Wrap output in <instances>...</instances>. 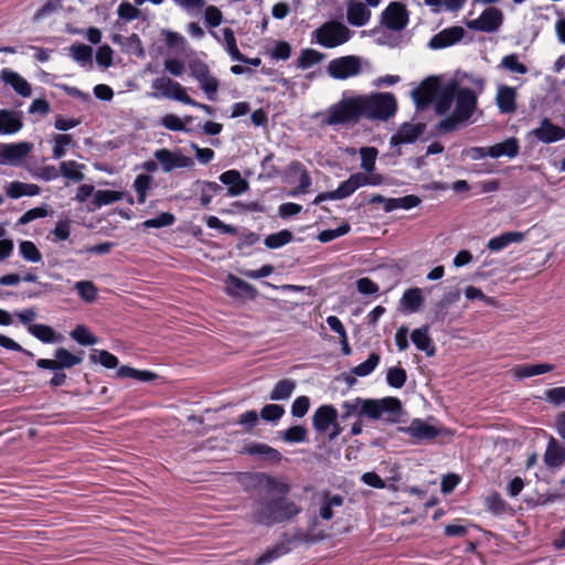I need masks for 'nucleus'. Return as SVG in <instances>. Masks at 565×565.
Returning a JSON list of instances; mask_svg holds the SVG:
<instances>
[{
    "label": "nucleus",
    "instance_id": "nucleus-64",
    "mask_svg": "<svg viewBox=\"0 0 565 565\" xmlns=\"http://www.w3.org/2000/svg\"><path fill=\"white\" fill-rule=\"evenodd\" d=\"M307 437V430L302 426H292L284 434V439L288 443H301Z\"/></svg>",
    "mask_w": 565,
    "mask_h": 565
},
{
    "label": "nucleus",
    "instance_id": "nucleus-41",
    "mask_svg": "<svg viewBox=\"0 0 565 565\" xmlns=\"http://www.w3.org/2000/svg\"><path fill=\"white\" fill-rule=\"evenodd\" d=\"M292 238L294 235L289 230H281L277 233L268 235L265 238L264 244L267 248L277 249L290 243Z\"/></svg>",
    "mask_w": 565,
    "mask_h": 565
},
{
    "label": "nucleus",
    "instance_id": "nucleus-52",
    "mask_svg": "<svg viewBox=\"0 0 565 565\" xmlns=\"http://www.w3.org/2000/svg\"><path fill=\"white\" fill-rule=\"evenodd\" d=\"M90 360L93 362H99L107 369H115L119 364L117 356L106 350H95V354L90 355Z\"/></svg>",
    "mask_w": 565,
    "mask_h": 565
},
{
    "label": "nucleus",
    "instance_id": "nucleus-35",
    "mask_svg": "<svg viewBox=\"0 0 565 565\" xmlns=\"http://www.w3.org/2000/svg\"><path fill=\"white\" fill-rule=\"evenodd\" d=\"M193 186L200 192V202L203 206H207L214 196L221 190V186L211 181H196Z\"/></svg>",
    "mask_w": 565,
    "mask_h": 565
},
{
    "label": "nucleus",
    "instance_id": "nucleus-47",
    "mask_svg": "<svg viewBox=\"0 0 565 565\" xmlns=\"http://www.w3.org/2000/svg\"><path fill=\"white\" fill-rule=\"evenodd\" d=\"M78 296L86 302H93L97 298V288L89 280H81L75 284Z\"/></svg>",
    "mask_w": 565,
    "mask_h": 565
},
{
    "label": "nucleus",
    "instance_id": "nucleus-43",
    "mask_svg": "<svg viewBox=\"0 0 565 565\" xmlns=\"http://www.w3.org/2000/svg\"><path fill=\"white\" fill-rule=\"evenodd\" d=\"M152 178L149 174H138L134 181V188L137 192L138 203L143 204L147 199L148 191L151 188Z\"/></svg>",
    "mask_w": 565,
    "mask_h": 565
},
{
    "label": "nucleus",
    "instance_id": "nucleus-11",
    "mask_svg": "<svg viewBox=\"0 0 565 565\" xmlns=\"http://www.w3.org/2000/svg\"><path fill=\"white\" fill-rule=\"evenodd\" d=\"M503 23V12L494 7L488 8L473 20L467 21L468 29L479 32L491 33L498 31Z\"/></svg>",
    "mask_w": 565,
    "mask_h": 565
},
{
    "label": "nucleus",
    "instance_id": "nucleus-21",
    "mask_svg": "<svg viewBox=\"0 0 565 565\" xmlns=\"http://www.w3.org/2000/svg\"><path fill=\"white\" fill-rule=\"evenodd\" d=\"M543 459L547 468L559 469L565 463V447L552 437L547 443Z\"/></svg>",
    "mask_w": 565,
    "mask_h": 565
},
{
    "label": "nucleus",
    "instance_id": "nucleus-18",
    "mask_svg": "<svg viewBox=\"0 0 565 565\" xmlns=\"http://www.w3.org/2000/svg\"><path fill=\"white\" fill-rule=\"evenodd\" d=\"M367 3L360 0H350L348 2L347 19L351 25L363 26L371 19V11Z\"/></svg>",
    "mask_w": 565,
    "mask_h": 565
},
{
    "label": "nucleus",
    "instance_id": "nucleus-27",
    "mask_svg": "<svg viewBox=\"0 0 565 565\" xmlns=\"http://www.w3.org/2000/svg\"><path fill=\"white\" fill-rule=\"evenodd\" d=\"M554 370L552 364H520L511 369V374L516 380H523L535 375L544 374Z\"/></svg>",
    "mask_w": 565,
    "mask_h": 565
},
{
    "label": "nucleus",
    "instance_id": "nucleus-15",
    "mask_svg": "<svg viewBox=\"0 0 565 565\" xmlns=\"http://www.w3.org/2000/svg\"><path fill=\"white\" fill-rule=\"evenodd\" d=\"M424 301L425 298L423 295V289L419 287H412L406 289L402 295L398 302V309L403 313L412 315L418 312L422 309Z\"/></svg>",
    "mask_w": 565,
    "mask_h": 565
},
{
    "label": "nucleus",
    "instance_id": "nucleus-37",
    "mask_svg": "<svg viewBox=\"0 0 565 565\" xmlns=\"http://www.w3.org/2000/svg\"><path fill=\"white\" fill-rule=\"evenodd\" d=\"M125 192L113 190H98L94 193L93 204L95 209L111 204L125 198Z\"/></svg>",
    "mask_w": 565,
    "mask_h": 565
},
{
    "label": "nucleus",
    "instance_id": "nucleus-23",
    "mask_svg": "<svg viewBox=\"0 0 565 565\" xmlns=\"http://www.w3.org/2000/svg\"><path fill=\"white\" fill-rule=\"evenodd\" d=\"M319 504V516L323 520H331L333 518V509L343 504V498L339 494H330L329 492H321L317 495Z\"/></svg>",
    "mask_w": 565,
    "mask_h": 565
},
{
    "label": "nucleus",
    "instance_id": "nucleus-58",
    "mask_svg": "<svg viewBox=\"0 0 565 565\" xmlns=\"http://www.w3.org/2000/svg\"><path fill=\"white\" fill-rule=\"evenodd\" d=\"M269 54L274 60L286 61L291 55V45L286 41H277Z\"/></svg>",
    "mask_w": 565,
    "mask_h": 565
},
{
    "label": "nucleus",
    "instance_id": "nucleus-60",
    "mask_svg": "<svg viewBox=\"0 0 565 565\" xmlns=\"http://www.w3.org/2000/svg\"><path fill=\"white\" fill-rule=\"evenodd\" d=\"M49 215V211L46 206H38L26 211L23 215L18 220V224L25 225L36 218H42Z\"/></svg>",
    "mask_w": 565,
    "mask_h": 565
},
{
    "label": "nucleus",
    "instance_id": "nucleus-13",
    "mask_svg": "<svg viewBox=\"0 0 565 565\" xmlns=\"http://www.w3.org/2000/svg\"><path fill=\"white\" fill-rule=\"evenodd\" d=\"M408 22V13L404 4L391 2L382 13V23L391 30H403Z\"/></svg>",
    "mask_w": 565,
    "mask_h": 565
},
{
    "label": "nucleus",
    "instance_id": "nucleus-45",
    "mask_svg": "<svg viewBox=\"0 0 565 565\" xmlns=\"http://www.w3.org/2000/svg\"><path fill=\"white\" fill-rule=\"evenodd\" d=\"M19 250L22 257L30 263H40L42 260L40 250L31 241H22L19 244Z\"/></svg>",
    "mask_w": 565,
    "mask_h": 565
},
{
    "label": "nucleus",
    "instance_id": "nucleus-16",
    "mask_svg": "<svg viewBox=\"0 0 565 565\" xmlns=\"http://www.w3.org/2000/svg\"><path fill=\"white\" fill-rule=\"evenodd\" d=\"M537 140L544 143H552L565 138V129L552 124L548 119H543L540 127L531 131Z\"/></svg>",
    "mask_w": 565,
    "mask_h": 565
},
{
    "label": "nucleus",
    "instance_id": "nucleus-7",
    "mask_svg": "<svg viewBox=\"0 0 565 565\" xmlns=\"http://www.w3.org/2000/svg\"><path fill=\"white\" fill-rule=\"evenodd\" d=\"M363 71V60L356 55H345L331 60L327 73L338 81H347L359 76Z\"/></svg>",
    "mask_w": 565,
    "mask_h": 565
},
{
    "label": "nucleus",
    "instance_id": "nucleus-39",
    "mask_svg": "<svg viewBox=\"0 0 565 565\" xmlns=\"http://www.w3.org/2000/svg\"><path fill=\"white\" fill-rule=\"evenodd\" d=\"M222 45L233 61L244 60V55L239 52L236 38L232 29H223Z\"/></svg>",
    "mask_w": 565,
    "mask_h": 565
},
{
    "label": "nucleus",
    "instance_id": "nucleus-55",
    "mask_svg": "<svg viewBox=\"0 0 565 565\" xmlns=\"http://www.w3.org/2000/svg\"><path fill=\"white\" fill-rule=\"evenodd\" d=\"M175 217L173 214L164 212L154 218L147 220L142 223L145 228H161L170 226L174 223Z\"/></svg>",
    "mask_w": 565,
    "mask_h": 565
},
{
    "label": "nucleus",
    "instance_id": "nucleus-38",
    "mask_svg": "<svg viewBox=\"0 0 565 565\" xmlns=\"http://www.w3.org/2000/svg\"><path fill=\"white\" fill-rule=\"evenodd\" d=\"M84 164L77 163L76 161H63L60 163L61 174L74 182H81L85 175L83 173Z\"/></svg>",
    "mask_w": 565,
    "mask_h": 565
},
{
    "label": "nucleus",
    "instance_id": "nucleus-61",
    "mask_svg": "<svg viewBox=\"0 0 565 565\" xmlns=\"http://www.w3.org/2000/svg\"><path fill=\"white\" fill-rule=\"evenodd\" d=\"M544 399L553 405L565 403V386L553 387L544 392Z\"/></svg>",
    "mask_w": 565,
    "mask_h": 565
},
{
    "label": "nucleus",
    "instance_id": "nucleus-54",
    "mask_svg": "<svg viewBox=\"0 0 565 565\" xmlns=\"http://www.w3.org/2000/svg\"><path fill=\"white\" fill-rule=\"evenodd\" d=\"M71 337L83 345H92L97 343V338L89 332V330L84 326H77L72 332Z\"/></svg>",
    "mask_w": 565,
    "mask_h": 565
},
{
    "label": "nucleus",
    "instance_id": "nucleus-1",
    "mask_svg": "<svg viewBox=\"0 0 565 565\" xmlns=\"http://www.w3.org/2000/svg\"><path fill=\"white\" fill-rule=\"evenodd\" d=\"M435 110L445 118L437 125L439 131L450 132L472 122L478 110V94L455 81L448 83L435 98Z\"/></svg>",
    "mask_w": 565,
    "mask_h": 565
},
{
    "label": "nucleus",
    "instance_id": "nucleus-49",
    "mask_svg": "<svg viewBox=\"0 0 565 565\" xmlns=\"http://www.w3.org/2000/svg\"><path fill=\"white\" fill-rule=\"evenodd\" d=\"M379 363H380L379 354L372 353V354L369 355L366 361H364L363 363L356 365L352 370V373L358 375V376H366V375L371 374L374 371V369L379 365Z\"/></svg>",
    "mask_w": 565,
    "mask_h": 565
},
{
    "label": "nucleus",
    "instance_id": "nucleus-57",
    "mask_svg": "<svg viewBox=\"0 0 565 565\" xmlns=\"http://www.w3.org/2000/svg\"><path fill=\"white\" fill-rule=\"evenodd\" d=\"M53 142V157L58 159L65 156L66 148L72 145L73 140L70 135H55Z\"/></svg>",
    "mask_w": 565,
    "mask_h": 565
},
{
    "label": "nucleus",
    "instance_id": "nucleus-10",
    "mask_svg": "<svg viewBox=\"0 0 565 565\" xmlns=\"http://www.w3.org/2000/svg\"><path fill=\"white\" fill-rule=\"evenodd\" d=\"M191 76L195 78L201 89L205 93L210 100H215L220 83L214 77L209 66L202 61H193L190 63Z\"/></svg>",
    "mask_w": 565,
    "mask_h": 565
},
{
    "label": "nucleus",
    "instance_id": "nucleus-14",
    "mask_svg": "<svg viewBox=\"0 0 565 565\" xmlns=\"http://www.w3.org/2000/svg\"><path fill=\"white\" fill-rule=\"evenodd\" d=\"M466 34L462 26L455 25L444 29L429 41V47L434 50L445 49L460 42Z\"/></svg>",
    "mask_w": 565,
    "mask_h": 565
},
{
    "label": "nucleus",
    "instance_id": "nucleus-28",
    "mask_svg": "<svg viewBox=\"0 0 565 565\" xmlns=\"http://www.w3.org/2000/svg\"><path fill=\"white\" fill-rule=\"evenodd\" d=\"M22 126V120L17 113L0 110V135H14L21 130Z\"/></svg>",
    "mask_w": 565,
    "mask_h": 565
},
{
    "label": "nucleus",
    "instance_id": "nucleus-8",
    "mask_svg": "<svg viewBox=\"0 0 565 565\" xmlns=\"http://www.w3.org/2000/svg\"><path fill=\"white\" fill-rule=\"evenodd\" d=\"M151 88L153 89L154 97L160 96L168 99H174L183 104H194V100L188 95L186 88L169 76H160L156 78L151 84Z\"/></svg>",
    "mask_w": 565,
    "mask_h": 565
},
{
    "label": "nucleus",
    "instance_id": "nucleus-12",
    "mask_svg": "<svg viewBox=\"0 0 565 565\" xmlns=\"http://www.w3.org/2000/svg\"><path fill=\"white\" fill-rule=\"evenodd\" d=\"M31 150L32 145L25 141L0 145V163L19 166Z\"/></svg>",
    "mask_w": 565,
    "mask_h": 565
},
{
    "label": "nucleus",
    "instance_id": "nucleus-62",
    "mask_svg": "<svg viewBox=\"0 0 565 565\" xmlns=\"http://www.w3.org/2000/svg\"><path fill=\"white\" fill-rule=\"evenodd\" d=\"M113 50L109 45L104 44L96 52V62L99 66L107 68L113 64Z\"/></svg>",
    "mask_w": 565,
    "mask_h": 565
},
{
    "label": "nucleus",
    "instance_id": "nucleus-42",
    "mask_svg": "<svg viewBox=\"0 0 565 565\" xmlns=\"http://www.w3.org/2000/svg\"><path fill=\"white\" fill-rule=\"evenodd\" d=\"M54 356L56 358L58 370L71 369L82 363L83 361L81 356L71 353L68 350L64 348H58L57 350H55Z\"/></svg>",
    "mask_w": 565,
    "mask_h": 565
},
{
    "label": "nucleus",
    "instance_id": "nucleus-19",
    "mask_svg": "<svg viewBox=\"0 0 565 565\" xmlns=\"http://www.w3.org/2000/svg\"><path fill=\"white\" fill-rule=\"evenodd\" d=\"M338 419V411L332 405H322L318 407L312 416V425L319 433H326L335 424Z\"/></svg>",
    "mask_w": 565,
    "mask_h": 565
},
{
    "label": "nucleus",
    "instance_id": "nucleus-40",
    "mask_svg": "<svg viewBox=\"0 0 565 565\" xmlns=\"http://www.w3.org/2000/svg\"><path fill=\"white\" fill-rule=\"evenodd\" d=\"M324 58V55L313 49H305L300 52L297 58V67L307 70L313 65L320 63Z\"/></svg>",
    "mask_w": 565,
    "mask_h": 565
},
{
    "label": "nucleus",
    "instance_id": "nucleus-6",
    "mask_svg": "<svg viewBox=\"0 0 565 565\" xmlns=\"http://www.w3.org/2000/svg\"><path fill=\"white\" fill-rule=\"evenodd\" d=\"M352 38V31L342 22L328 21L312 32L311 41L326 49L343 45Z\"/></svg>",
    "mask_w": 565,
    "mask_h": 565
},
{
    "label": "nucleus",
    "instance_id": "nucleus-9",
    "mask_svg": "<svg viewBox=\"0 0 565 565\" xmlns=\"http://www.w3.org/2000/svg\"><path fill=\"white\" fill-rule=\"evenodd\" d=\"M153 158L166 173L174 169H192L195 166L194 160L183 154L181 150L172 151L167 148H160L153 152Z\"/></svg>",
    "mask_w": 565,
    "mask_h": 565
},
{
    "label": "nucleus",
    "instance_id": "nucleus-26",
    "mask_svg": "<svg viewBox=\"0 0 565 565\" xmlns=\"http://www.w3.org/2000/svg\"><path fill=\"white\" fill-rule=\"evenodd\" d=\"M411 340L414 345L426 353L427 356H434L436 353V348L433 344V340L429 335L428 327L424 326L422 328L413 330L411 333Z\"/></svg>",
    "mask_w": 565,
    "mask_h": 565
},
{
    "label": "nucleus",
    "instance_id": "nucleus-46",
    "mask_svg": "<svg viewBox=\"0 0 565 565\" xmlns=\"http://www.w3.org/2000/svg\"><path fill=\"white\" fill-rule=\"evenodd\" d=\"M191 121L190 117H185L184 119H181L177 115L173 114H167L160 119V124L172 131H183L185 129V125Z\"/></svg>",
    "mask_w": 565,
    "mask_h": 565
},
{
    "label": "nucleus",
    "instance_id": "nucleus-22",
    "mask_svg": "<svg viewBox=\"0 0 565 565\" xmlns=\"http://www.w3.org/2000/svg\"><path fill=\"white\" fill-rule=\"evenodd\" d=\"M497 106L502 114H512L516 109V90L508 85H499L495 95Z\"/></svg>",
    "mask_w": 565,
    "mask_h": 565
},
{
    "label": "nucleus",
    "instance_id": "nucleus-2",
    "mask_svg": "<svg viewBox=\"0 0 565 565\" xmlns=\"http://www.w3.org/2000/svg\"><path fill=\"white\" fill-rule=\"evenodd\" d=\"M341 408L342 419L366 416L374 420L382 418L390 423H396L402 415V403L396 397L381 399L354 397L342 402Z\"/></svg>",
    "mask_w": 565,
    "mask_h": 565
},
{
    "label": "nucleus",
    "instance_id": "nucleus-24",
    "mask_svg": "<svg viewBox=\"0 0 565 565\" xmlns=\"http://www.w3.org/2000/svg\"><path fill=\"white\" fill-rule=\"evenodd\" d=\"M404 433L418 440L433 439L438 435V429L422 419H414L409 426L401 428Z\"/></svg>",
    "mask_w": 565,
    "mask_h": 565
},
{
    "label": "nucleus",
    "instance_id": "nucleus-53",
    "mask_svg": "<svg viewBox=\"0 0 565 565\" xmlns=\"http://www.w3.org/2000/svg\"><path fill=\"white\" fill-rule=\"evenodd\" d=\"M434 94L435 93L429 87L423 85L412 92V97L417 108H422L430 103Z\"/></svg>",
    "mask_w": 565,
    "mask_h": 565
},
{
    "label": "nucleus",
    "instance_id": "nucleus-34",
    "mask_svg": "<svg viewBox=\"0 0 565 565\" xmlns=\"http://www.w3.org/2000/svg\"><path fill=\"white\" fill-rule=\"evenodd\" d=\"M296 388V382L291 379L278 381L269 394L271 401L288 399Z\"/></svg>",
    "mask_w": 565,
    "mask_h": 565
},
{
    "label": "nucleus",
    "instance_id": "nucleus-31",
    "mask_svg": "<svg viewBox=\"0 0 565 565\" xmlns=\"http://www.w3.org/2000/svg\"><path fill=\"white\" fill-rule=\"evenodd\" d=\"M524 238L525 235L522 232H505L501 235L492 237L488 242L487 246L491 252H499L512 243L522 242Z\"/></svg>",
    "mask_w": 565,
    "mask_h": 565
},
{
    "label": "nucleus",
    "instance_id": "nucleus-20",
    "mask_svg": "<svg viewBox=\"0 0 565 565\" xmlns=\"http://www.w3.org/2000/svg\"><path fill=\"white\" fill-rule=\"evenodd\" d=\"M1 79L6 85H9L13 90L22 97H30L32 88L29 82L22 77L18 72L10 68L1 71Z\"/></svg>",
    "mask_w": 565,
    "mask_h": 565
},
{
    "label": "nucleus",
    "instance_id": "nucleus-63",
    "mask_svg": "<svg viewBox=\"0 0 565 565\" xmlns=\"http://www.w3.org/2000/svg\"><path fill=\"white\" fill-rule=\"evenodd\" d=\"M285 411L280 405L277 404H268L263 407L260 412V416L264 420H278L282 415Z\"/></svg>",
    "mask_w": 565,
    "mask_h": 565
},
{
    "label": "nucleus",
    "instance_id": "nucleus-29",
    "mask_svg": "<svg viewBox=\"0 0 565 565\" xmlns=\"http://www.w3.org/2000/svg\"><path fill=\"white\" fill-rule=\"evenodd\" d=\"M490 158L508 157L515 158L519 154L520 146L515 138H508L502 142L490 146Z\"/></svg>",
    "mask_w": 565,
    "mask_h": 565
},
{
    "label": "nucleus",
    "instance_id": "nucleus-50",
    "mask_svg": "<svg viewBox=\"0 0 565 565\" xmlns=\"http://www.w3.org/2000/svg\"><path fill=\"white\" fill-rule=\"evenodd\" d=\"M350 228L351 227H350L349 223L344 222L337 228H332V230L330 228V230H324V231L320 232L318 235V239L321 243L331 242L338 237H341V236L348 234L350 232Z\"/></svg>",
    "mask_w": 565,
    "mask_h": 565
},
{
    "label": "nucleus",
    "instance_id": "nucleus-36",
    "mask_svg": "<svg viewBox=\"0 0 565 565\" xmlns=\"http://www.w3.org/2000/svg\"><path fill=\"white\" fill-rule=\"evenodd\" d=\"M28 331L44 343H54L61 338L56 334L53 328L45 324H29Z\"/></svg>",
    "mask_w": 565,
    "mask_h": 565
},
{
    "label": "nucleus",
    "instance_id": "nucleus-17",
    "mask_svg": "<svg viewBox=\"0 0 565 565\" xmlns=\"http://www.w3.org/2000/svg\"><path fill=\"white\" fill-rule=\"evenodd\" d=\"M425 130L424 124H403L398 131L394 134L390 139L392 147L414 142Z\"/></svg>",
    "mask_w": 565,
    "mask_h": 565
},
{
    "label": "nucleus",
    "instance_id": "nucleus-48",
    "mask_svg": "<svg viewBox=\"0 0 565 565\" xmlns=\"http://www.w3.org/2000/svg\"><path fill=\"white\" fill-rule=\"evenodd\" d=\"M501 66L511 73L525 74L527 72V67L520 62L516 54L505 55L501 60Z\"/></svg>",
    "mask_w": 565,
    "mask_h": 565
},
{
    "label": "nucleus",
    "instance_id": "nucleus-59",
    "mask_svg": "<svg viewBox=\"0 0 565 565\" xmlns=\"http://www.w3.org/2000/svg\"><path fill=\"white\" fill-rule=\"evenodd\" d=\"M388 385L401 388L406 382V372L402 367H391L386 375Z\"/></svg>",
    "mask_w": 565,
    "mask_h": 565
},
{
    "label": "nucleus",
    "instance_id": "nucleus-32",
    "mask_svg": "<svg viewBox=\"0 0 565 565\" xmlns=\"http://www.w3.org/2000/svg\"><path fill=\"white\" fill-rule=\"evenodd\" d=\"M467 0H424V3L430 8L431 12L458 13L466 4Z\"/></svg>",
    "mask_w": 565,
    "mask_h": 565
},
{
    "label": "nucleus",
    "instance_id": "nucleus-4",
    "mask_svg": "<svg viewBox=\"0 0 565 565\" xmlns=\"http://www.w3.org/2000/svg\"><path fill=\"white\" fill-rule=\"evenodd\" d=\"M361 118L362 105L360 94L343 96L339 102L331 105L324 114L323 124L328 126L356 124Z\"/></svg>",
    "mask_w": 565,
    "mask_h": 565
},
{
    "label": "nucleus",
    "instance_id": "nucleus-30",
    "mask_svg": "<svg viewBox=\"0 0 565 565\" xmlns=\"http://www.w3.org/2000/svg\"><path fill=\"white\" fill-rule=\"evenodd\" d=\"M225 284V290L230 296L248 295L250 297H255L257 294L256 289L250 284L234 275H228Z\"/></svg>",
    "mask_w": 565,
    "mask_h": 565
},
{
    "label": "nucleus",
    "instance_id": "nucleus-3",
    "mask_svg": "<svg viewBox=\"0 0 565 565\" xmlns=\"http://www.w3.org/2000/svg\"><path fill=\"white\" fill-rule=\"evenodd\" d=\"M301 508L286 498L271 499L258 502L254 507L253 519L264 525H271L292 519L298 515Z\"/></svg>",
    "mask_w": 565,
    "mask_h": 565
},
{
    "label": "nucleus",
    "instance_id": "nucleus-44",
    "mask_svg": "<svg viewBox=\"0 0 565 565\" xmlns=\"http://www.w3.org/2000/svg\"><path fill=\"white\" fill-rule=\"evenodd\" d=\"M377 154L379 152L376 148L362 147L360 149L361 168L366 172H373L375 170Z\"/></svg>",
    "mask_w": 565,
    "mask_h": 565
},
{
    "label": "nucleus",
    "instance_id": "nucleus-56",
    "mask_svg": "<svg viewBox=\"0 0 565 565\" xmlns=\"http://www.w3.org/2000/svg\"><path fill=\"white\" fill-rule=\"evenodd\" d=\"M288 552V547L285 544L277 545L264 554H262L256 561L255 565H266L274 559L278 558L281 555H285Z\"/></svg>",
    "mask_w": 565,
    "mask_h": 565
},
{
    "label": "nucleus",
    "instance_id": "nucleus-5",
    "mask_svg": "<svg viewBox=\"0 0 565 565\" xmlns=\"http://www.w3.org/2000/svg\"><path fill=\"white\" fill-rule=\"evenodd\" d=\"M363 118L386 121L397 110V102L392 93L360 94Z\"/></svg>",
    "mask_w": 565,
    "mask_h": 565
},
{
    "label": "nucleus",
    "instance_id": "nucleus-51",
    "mask_svg": "<svg viewBox=\"0 0 565 565\" xmlns=\"http://www.w3.org/2000/svg\"><path fill=\"white\" fill-rule=\"evenodd\" d=\"M70 53L73 60L79 64L90 62L93 51L85 44H73L70 47Z\"/></svg>",
    "mask_w": 565,
    "mask_h": 565
},
{
    "label": "nucleus",
    "instance_id": "nucleus-25",
    "mask_svg": "<svg viewBox=\"0 0 565 565\" xmlns=\"http://www.w3.org/2000/svg\"><path fill=\"white\" fill-rule=\"evenodd\" d=\"M222 183L228 186V194L231 196H237L248 189V183L244 180L241 173L236 170H228L220 175Z\"/></svg>",
    "mask_w": 565,
    "mask_h": 565
},
{
    "label": "nucleus",
    "instance_id": "nucleus-33",
    "mask_svg": "<svg viewBox=\"0 0 565 565\" xmlns=\"http://www.w3.org/2000/svg\"><path fill=\"white\" fill-rule=\"evenodd\" d=\"M40 186L34 183H23L14 181L7 186V195L11 199H19L21 196H35L40 194Z\"/></svg>",
    "mask_w": 565,
    "mask_h": 565
}]
</instances>
